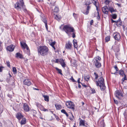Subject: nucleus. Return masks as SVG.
Instances as JSON below:
<instances>
[{
  "instance_id": "nucleus-1",
  "label": "nucleus",
  "mask_w": 127,
  "mask_h": 127,
  "mask_svg": "<svg viewBox=\"0 0 127 127\" xmlns=\"http://www.w3.org/2000/svg\"><path fill=\"white\" fill-rule=\"evenodd\" d=\"M15 8L18 10L20 11L22 9L25 12L27 11L23 0H20L19 2H16L15 4Z\"/></svg>"
},
{
  "instance_id": "nucleus-2",
  "label": "nucleus",
  "mask_w": 127,
  "mask_h": 127,
  "mask_svg": "<svg viewBox=\"0 0 127 127\" xmlns=\"http://www.w3.org/2000/svg\"><path fill=\"white\" fill-rule=\"evenodd\" d=\"M104 81V79L101 77H99L98 80L96 81V85L99 86L102 91L104 90L106 88Z\"/></svg>"
},
{
  "instance_id": "nucleus-3",
  "label": "nucleus",
  "mask_w": 127,
  "mask_h": 127,
  "mask_svg": "<svg viewBox=\"0 0 127 127\" xmlns=\"http://www.w3.org/2000/svg\"><path fill=\"white\" fill-rule=\"evenodd\" d=\"M38 53L41 56H44L48 53V49L45 46H41L38 48Z\"/></svg>"
},
{
  "instance_id": "nucleus-4",
  "label": "nucleus",
  "mask_w": 127,
  "mask_h": 127,
  "mask_svg": "<svg viewBox=\"0 0 127 127\" xmlns=\"http://www.w3.org/2000/svg\"><path fill=\"white\" fill-rule=\"evenodd\" d=\"M94 61V64L96 67L97 68H99L101 67V65L100 61L101 60L100 57L98 56L95 58Z\"/></svg>"
},
{
  "instance_id": "nucleus-5",
  "label": "nucleus",
  "mask_w": 127,
  "mask_h": 127,
  "mask_svg": "<svg viewBox=\"0 0 127 127\" xmlns=\"http://www.w3.org/2000/svg\"><path fill=\"white\" fill-rule=\"evenodd\" d=\"M63 29L67 33H68L70 32H73L74 31L73 27L66 25L64 26Z\"/></svg>"
},
{
  "instance_id": "nucleus-6",
  "label": "nucleus",
  "mask_w": 127,
  "mask_h": 127,
  "mask_svg": "<svg viewBox=\"0 0 127 127\" xmlns=\"http://www.w3.org/2000/svg\"><path fill=\"white\" fill-rule=\"evenodd\" d=\"M67 107L73 110L74 109V103L71 101H67L66 103Z\"/></svg>"
},
{
  "instance_id": "nucleus-7",
  "label": "nucleus",
  "mask_w": 127,
  "mask_h": 127,
  "mask_svg": "<svg viewBox=\"0 0 127 127\" xmlns=\"http://www.w3.org/2000/svg\"><path fill=\"white\" fill-rule=\"evenodd\" d=\"M41 19L42 20V21L45 23V27L46 30H48V26L47 24V21L46 19V17L43 14H41Z\"/></svg>"
},
{
  "instance_id": "nucleus-8",
  "label": "nucleus",
  "mask_w": 127,
  "mask_h": 127,
  "mask_svg": "<svg viewBox=\"0 0 127 127\" xmlns=\"http://www.w3.org/2000/svg\"><path fill=\"white\" fill-rule=\"evenodd\" d=\"M116 96L119 99L121 98V97H123V95L121 91L117 90L115 92Z\"/></svg>"
},
{
  "instance_id": "nucleus-9",
  "label": "nucleus",
  "mask_w": 127,
  "mask_h": 127,
  "mask_svg": "<svg viewBox=\"0 0 127 127\" xmlns=\"http://www.w3.org/2000/svg\"><path fill=\"white\" fill-rule=\"evenodd\" d=\"M65 48L68 50H71L72 48V45L71 42L68 41L66 42L65 46Z\"/></svg>"
},
{
  "instance_id": "nucleus-10",
  "label": "nucleus",
  "mask_w": 127,
  "mask_h": 127,
  "mask_svg": "<svg viewBox=\"0 0 127 127\" xmlns=\"http://www.w3.org/2000/svg\"><path fill=\"white\" fill-rule=\"evenodd\" d=\"M102 11L105 14L108 15L109 10V8L107 6H104L102 8Z\"/></svg>"
},
{
  "instance_id": "nucleus-11",
  "label": "nucleus",
  "mask_w": 127,
  "mask_h": 127,
  "mask_svg": "<svg viewBox=\"0 0 127 127\" xmlns=\"http://www.w3.org/2000/svg\"><path fill=\"white\" fill-rule=\"evenodd\" d=\"M113 36L115 39L117 40H119L121 38L120 34L117 32L114 33L113 34Z\"/></svg>"
},
{
  "instance_id": "nucleus-12",
  "label": "nucleus",
  "mask_w": 127,
  "mask_h": 127,
  "mask_svg": "<svg viewBox=\"0 0 127 127\" xmlns=\"http://www.w3.org/2000/svg\"><path fill=\"white\" fill-rule=\"evenodd\" d=\"M16 116L17 118L20 120L21 119L23 118L24 116L21 113L19 112L17 113L16 115Z\"/></svg>"
},
{
  "instance_id": "nucleus-13",
  "label": "nucleus",
  "mask_w": 127,
  "mask_h": 127,
  "mask_svg": "<svg viewBox=\"0 0 127 127\" xmlns=\"http://www.w3.org/2000/svg\"><path fill=\"white\" fill-rule=\"evenodd\" d=\"M23 109L26 112L29 111L30 108L29 105L26 103H24L23 105Z\"/></svg>"
},
{
  "instance_id": "nucleus-14",
  "label": "nucleus",
  "mask_w": 127,
  "mask_h": 127,
  "mask_svg": "<svg viewBox=\"0 0 127 127\" xmlns=\"http://www.w3.org/2000/svg\"><path fill=\"white\" fill-rule=\"evenodd\" d=\"M20 43L22 48H26L27 50H28L29 49V47L26 43L23 42H21Z\"/></svg>"
},
{
  "instance_id": "nucleus-15",
  "label": "nucleus",
  "mask_w": 127,
  "mask_h": 127,
  "mask_svg": "<svg viewBox=\"0 0 127 127\" xmlns=\"http://www.w3.org/2000/svg\"><path fill=\"white\" fill-rule=\"evenodd\" d=\"M23 83L25 85L29 86L31 84V83L30 80L28 79H26L23 81Z\"/></svg>"
},
{
  "instance_id": "nucleus-16",
  "label": "nucleus",
  "mask_w": 127,
  "mask_h": 127,
  "mask_svg": "<svg viewBox=\"0 0 127 127\" xmlns=\"http://www.w3.org/2000/svg\"><path fill=\"white\" fill-rule=\"evenodd\" d=\"M14 48V46L13 45H11L8 46L7 48V49L9 51H13Z\"/></svg>"
},
{
  "instance_id": "nucleus-17",
  "label": "nucleus",
  "mask_w": 127,
  "mask_h": 127,
  "mask_svg": "<svg viewBox=\"0 0 127 127\" xmlns=\"http://www.w3.org/2000/svg\"><path fill=\"white\" fill-rule=\"evenodd\" d=\"M26 123V119L25 118H22L21 120V121L20 124L21 125L25 124Z\"/></svg>"
},
{
  "instance_id": "nucleus-18",
  "label": "nucleus",
  "mask_w": 127,
  "mask_h": 127,
  "mask_svg": "<svg viewBox=\"0 0 127 127\" xmlns=\"http://www.w3.org/2000/svg\"><path fill=\"white\" fill-rule=\"evenodd\" d=\"M15 57L17 58H19L21 59H23V55L19 53H16Z\"/></svg>"
},
{
  "instance_id": "nucleus-19",
  "label": "nucleus",
  "mask_w": 127,
  "mask_h": 127,
  "mask_svg": "<svg viewBox=\"0 0 127 127\" xmlns=\"http://www.w3.org/2000/svg\"><path fill=\"white\" fill-rule=\"evenodd\" d=\"M109 10L112 13L113 12H115L116 11V9H114L113 8L110 7L109 8Z\"/></svg>"
},
{
  "instance_id": "nucleus-20",
  "label": "nucleus",
  "mask_w": 127,
  "mask_h": 127,
  "mask_svg": "<svg viewBox=\"0 0 127 127\" xmlns=\"http://www.w3.org/2000/svg\"><path fill=\"white\" fill-rule=\"evenodd\" d=\"M62 60L61 61L60 63V64L63 67H65L66 64L64 63V60L63 59H62Z\"/></svg>"
},
{
  "instance_id": "nucleus-21",
  "label": "nucleus",
  "mask_w": 127,
  "mask_h": 127,
  "mask_svg": "<svg viewBox=\"0 0 127 127\" xmlns=\"http://www.w3.org/2000/svg\"><path fill=\"white\" fill-rule=\"evenodd\" d=\"M41 110L44 111H48V109H45L44 107L41 105L39 108Z\"/></svg>"
},
{
  "instance_id": "nucleus-22",
  "label": "nucleus",
  "mask_w": 127,
  "mask_h": 127,
  "mask_svg": "<svg viewBox=\"0 0 127 127\" xmlns=\"http://www.w3.org/2000/svg\"><path fill=\"white\" fill-rule=\"evenodd\" d=\"M85 121L82 120H81L79 122L80 125H82L83 126H85Z\"/></svg>"
},
{
  "instance_id": "nucleus-23",
  "label": "nucleus",
  "mask_w": 127,
  "mask_h": 127,
  "mask_svg": "<svg viewBox=\"0 0 127 127\" xmlns=\"http://www.w3.org/2000/svg\"><path fill=\"white\" fill-rule=\"evenodd\" d=\"M74 46V47L76 48L78 47V45L77 43L76 42V40L74 39L73 40Z\"/></svg>"
},
{
  "instance_id": "nucleus-24",
  "label": "nucleus",
  "mask_w": 127,
  "mask_h": 127,
  "mask_svg": "<svg viewBox=\"0 0 127 127\" xmlns=\"http://www.w3.org/2000/svg\"><path fill=\"white\" fill-rule=\"evenodd\" d=\"M100 126L101 127H104L105 126V124L104 122V120H103L100 123Z\"/></svg>"
},
{
  "instance_id": "nucleus-25",
  "label": "nucleus",
  "mask_w": 127,
  "mask_h": 127,
  "mask_svg": "<svg viewBox=\"0 0 127 127\" xmlns=\"http://www.w3.org/2000/svg\"><path fill=\"white\" fill-rule=\"evenodd\" d=\"M72 66H76L77 65V61L75 60L73 61H72Z\"/></svg>"
},
{
  "instance_id": "nucleus-26",
  "label": "nucleus",
  "mask_w": 127,
  "mask_h": 127,
  "mask_svg": "<svg viewBox=\"0 0 127 127\" xmlns=\"http://www.w3.org/2000/svg\"><path fill=\"white\" fill-rule=\"evenodd\" d=\"M55 106L57 110H59L62 108L61 106L58 104H55Z\"/></svg>"
},
{
  "instance_id": "nucleus-27",
  "label": "nucleus",
  "mask_w": 127,
  "mask_h": 127,
  "mask_svg": "<svg viewBox=\"0 0 127 127\" xmlns=\"http://www.w3.org/2000/svg\"><path fill=\"white\" fill-rule=\"evenodd\" d=\"M119 74L122 75V76H123L124 75H125L124 72L123 70H121L119 71Z\"/></svg>"
},
{
  "instance_id": "nucleus-28",
  "label": "nucleus",
  "mask_w": 127,
  "mask_h": 127,
  "mask_svg": "<svg viewBox=\"0 0 127 127\" xmlns=\"http://www.w3.org/2000/svg\"><path fill=\"white\" fill-rule=\"evenodd\" d=\"M43 97L44 98V100L47 101H49V96H48L43 95Z\"/></svg>"
},
{
  "instance_id": "nucleus-29",
  "label": "nucleus",
  "mask_w": 127,
  "mask_h": 127,
  "mask_svg": "<svg viewBox=\"0 0 127 127\" xmlns=\"http://www.w3.org/2000/svg\"><path fill=\"white\" fill-rule=\"evenodd\" d=\"M93 3L94 5H96V4H98V2L97 0H91Z\"/></svg>"
},
{
  "instance_id": "nucleus-30",
  "label": "nucleus",
  "mask_w": 127,
  "mask_h": 127,
  "mask_svg": "<svg viewBox=\"0 0 127 127\" xmlns=\"http://www.w3.org/2000/svg\"><path fill=\"white\" fill-rule=\"evenodd\" d=\"M56 69L58 71V72L61 74V75H63V74L62 72V71L61 69H59L57 67H56Z\"/></svg>"
},
{
  "instance_id": "nucleus-31",
  "label": "nucleus",
  "mask_w": 127,
  "mask_h": 127,
  "mask_svg": "<svg viewBox=\"0 0 127 127\" xmlns=\"http://www.w3.org/2000/svg\"><path fill=\"white\" fill-rule=\"evenodd\" d=\"M61 112L65 114L67 117L68 116V115L65 111L64 109H62L61 110Z\"/></svg>"
},
{
  "instance_id": "nucleus-32",
  "label": "nucleus",
  "mask_w": 127,
  "mask_h": 127,
  "mask_svg": "<svg viewBox=\"0 0 127 127\" xmlns=\"http://www.w3.org/2000/svg\"><path fill=\"white\" fill-rule=\"evenodd\" d=\"M90 78V76L88 75H87L85 76H84V78L85 80L87 81H88L89 80Z\"/></svg>"
},
{
  "instance_id": "nucleus-33",
  "label": "nucleus",
  "mask_w": 127,
  "mask_h": 127,
  "mask_svg": "<svg viewBox=\"0 0 127 127\" xmlns=\"http://www.w3.org/2000/svg\"><path fill=\"white\" fill-rule=\"evenodd\" d=\"M124 77H123L122 80V84L123 83V82L125 80H127V78L126 75L125 74V75H124Z\"/></svg>"
},
{
  "instance_id": "nucleus-34",
  "label": "nucleus",
  "mask_w": 127,
  "mask_h": 127,
  "mask_svg": "<svg viewBox=\"0 0 127 127\" xmlns=\"http://www.w3.org/2000/svg\"><path fill=\"white\" fill-rule=\"evenodd\" d=\"M114 68L115 69H116V71L114 73H113L112 72L111 73L112 74H115L118 71V68L117 67V66H116V65L115 66H114Z\"/></svg>"
},
{
  "instance_id": "nucleus-35",
  "label": "nucleus",
  "mask_w": 127,
  "mask_h": 127,
  "mask_svg": "<svg viewBox=\"0 0 127 127\" xmlns=\"http://www.w3.org/2000/svg\"><path fill=\"white\" fill-rule=\"evenodd\" d=\"M12 70L13 73L14 74L17 73V70L16 68L15 67H13L12 68Z\"/></svg>"
},
{
  "instance_id": "nucleus-36",
  "label": "nucleus",
  "mask_w": 127,
  "mask_h": 127,
  "mask_svg": "<svg viewBox=\"0 0 127 127\" xmlns=\"http://www.w3.org/2000/svg\"><path fill=\"white\" fill-rule=\"evenodd\" d=\"M97 15L96 16L97 18L98 19H99L100 17L99 16V13H98V12H97L96 13H95V16Z\"/></svg>"
},
{
  "instance_id": "nucleus-37",
  "label": "nucleus",
  "mask_w": 127,
  "mask_h": 127,
  "mask_svg": "<svg viewBox=\"0 0 127 127\" xmlns=\"http://www.w3.org/2000/svg\"><path fill=\"white\" fill-rule=\"evenodd\" d=\"M54 10V12H58L59 11V8L58 7H55Z\"/></svg>"
},
{
  "instance_id": "nucleus-38",
  "label": "nucleus",
  "mask_w": 127,
  "mask_h": 127,
  "mask_svg": "<svg viewBox=\"0 0 127 127\" xmlns=\"http://www.w3.org/2000/svg\"><path fill=\"white\" fill-rule=\"evenodd\" d=\"M112 22L114 23L115 22H116L117 24H118L120 25H121V23L119 21H115L114 20H113L112 19Z\"/></svg>"
},
{
  "instance_id": "nucleus-39",
  "label": "nucleus",
  "mask_w": 127,
  "mask_h": 127,
  "mask_svg": "<svg viewBox=\"0 0 127 127\" xmlns=\"http://www.w3.org/2000/svg\"><path fill=\"white\" fill-rule=\"evenodd\" d=\"M62 59H57L56 61H55V62L56 63H58L59 62L60 63L61 61V60Z\"/></svg>"
},
{
  "instance_id": "nucleus-40",
  "label": "nucleus",
  "mask_w": 127,
  "mask_h": 127,
  "mask_svg": "<svg viewBox=\"0 0 127 127\" xmlns=\"http://www.w3.org/2000/svg\"><path fill=\"white\" fill-rule=\"evenodd\" d=\"M111 1L110 0H105V1H104V3H105L106 4L108 5L109 3Z\"/></svg>"
},
{
  "instance_id": "nucleus-41",
  "label": "nucleus",
  "mask_w": 127,
  "mask_h": 127,
  "mask_svg": "<svg viewBox=\"0 0 127 127\" xmlns=\"http://www.w3.org/2000/svg\"><path fill=\"white\" fill-rule=\"evenodd\" d=\"M55 19H56L58 21L60 20V17H59L57 15H55Z\"/></svg>"
},
{
  "instance_id": "nucleus-42",
  "label": "nucleus",
  "mask_w": 127,
  "mask_h": 127,
  "mask_svg": "<svg viewBox=\"0 0 127 127\" xmlns=\"http://www.w3.org/2000/svg\"><path fill=\"white\" fill-rule=\"evenodd\" d=\"M117 17V15L116 14H113L112 15V18L114 19H115Z\"/></svg>"
},
{
  "instance_id": "nucleus-43",
  "label": "nucleus",
  "mask_w": 127,
  "mask_h": 127,
  "mask_svg": "<svg viewBox=\"0 0 127 127\" xmlns=\"http://www.w3.org/2000/svg\"><path fill=\"white\" fill-rule=\"evenodd\" d=\"M83 12L85 15H87L89 13V11L86 10V11H84Z\"/></svg>"
},
{
  "instance_id": "nucleus-44",
  "label": "nucleus",
  "mask_w": 127,
  "mask_h": 127,
  "mask_svg": "<svg viewBox=\"0 0 127 127\" xmlns=\"http://www.w3.org/2000/svg\"><path fill=\"white\" fill-rule=\"evenodd\" d=\"M110 37L109 36L106 37L105 39V41L106 42H108L110 40Z\"/></svg>"
},
{
  "instance_id": "nucleus-45",
  "label": "nucleus",
  "mask_w": 127,
  "mask_h": 127,
  "mask_svg": "<svg viewBox=\"0 0 127 127\" xmlns=\"http://www.w3.org/2000/svg\"><path fill=\"white\" fill-rule=\"evenodd\" d=\"M94 75L95 77V79H96L98 77V75L95 72L94 73Z\"/></svg>"
},
{
  "instance_id": "nucleus-46",
  "label": "nucleus",
  "mask_w": 127,
  "mask_h": 127,
  "mask_svg": "<svg viewBox=\"0 0 127 127\" xmlns=\"http://www.w3.org/2000/svg\"><path fill=\"white\" fill-rule=\"evenodd\" d=\"M99 4H96V5H95L96 7V9L97 10V12H98V13L99 12V10L98 9V5Z\"/></svg>"
},
{
  "instance_id": "nucleus-47",
  "label": "nucleus",
  "mask_w": 127,
  "mask_h": 127,
  "mask_svg": "<svg viewBox=\"0 0 127 127\" xmlns=\"http://www.w3.org/2000/svg\"><path fill=\"white\" fill-rule=\"evenodd\" d=\"M91 6L89 5H88L87 7L86 10L87 11H89L90 9Z\"/></svg>"
},
{
  "instance_id": "nucleus-48",
  "label": "nucleus",
  "mask_w": 127,
  "mask_h": 127,
  "mask_svg": "<svg viewBox=\"0 0 127 127\" xmlns=\"http://www.w3.org/2000/svg\"><path fill=\"white\" fill-rule=\"evenodd\" d=\"M56 42L55 41L52 42L50 44L51 46H54Z\"/></svg>"
},
{
  "instance_id": "nucleus-49",
  "label": "nucleus",
  "mask_w": 127,
  "mask_h": 127,
  "mask_svg": "<svg viewBox=\"0 0 127 127\" xmlns=\"http://www.w3.org/2000/svg\"><path fill=\"white\" fill-rule=\"evenodd\" d=\"M70 80L72 81L73 82H76V81L74 80L72 77H71L70 78Z\"/></svg>"
},
{
  "instance_id": "nucleus-50",
  "label": "nucleus",
  "mask_w": 127,
  "mask_h": 127,
  "mask_svg": "<svg viewBox=\"0 0 127 127\" xmlns=\"http://www.w3.org/2000/svg\"><path fill=\"white\" fill-rule=\"evenodd\" d=\"M6 63L7 64V66L8 67H10V63L9 61H8L6 62Z\"/></svg>"
},
{
  "instance_id": "nucleus-51",
  "label": "nucleus",
  "mask_w": 127,
  "mask_h": 127,
  "mask_svg": "<svg viewBox=\"0 0 127 127\" xmlns=\"http://www.w3.org/2000/svg\"><path fill=\"white\" fill-rule=\"evenodd\" d=\"M92 93H95V89H91Z\"/></svg>"
},
{
  "instance_id": "nucleus-52",
  "label": "nucleus",
  "mask_w": 127,
  "mask_h": 127,
  "mask_svg": "<svg viewBox=\"0 0 127 127\" xmlns=\"http://www.w3.org/2000/svg\"><path fill=\"white\" fill-rule=\"evenodd\" d=\"M90 4H91V3H90V2L89 1H87L86 2V3H85V5H88Z\"/></svg>"
},
{
  "instance_id": "nucleus-53",
  "label": "nucleus",
  "mask_w": 127,
  "mask_h": 127,
  "mask_svg": "<svg viewBox=\"0 0 127 127\" xmlns=\"http://www.w3.org/2000/svg\"><path fill=\"white\" fill-rule=\"evenodd\" d=\"M36 105L39 108L41 105L39 103H37L36 104Z\"/></svg>"
},
{
  "instance_id": "nucleus-54",
  "label": "nucleus",
  "mask_w": 127,
  "mask_h": 127,
  "mask_svg": "<svg viewBox=\"0 0 127 127\" xmlns=\"http://www.w3.org/2000/svg\"><path fill=\"white\" fill-rule=\"evenodd\" d=\"M4 68V67L2 66H0V72H1L2 70V69Z\"/></svg>"
},
{
  "instance_id": "nucleus-55",
  "label": "nucleus",
  "mask_w": 127,
  "mask_h": 127,
  "mask_svg": "<svg viewBox=\"0 0 127 127\" xmlns=\"http://www.w3.org/2000/svg\"><path fill=\"white\" fill-rule=\"evenodd\" d=\"M72 37L74 38L75 37V33L74 32H73L72 34Z\"/></svg>"
},
{
  "instance_id": "nucleus-56",
  "label": "nucleus",
  "mask_w": 127,
  "mask_h": 127,
  "mask_svg": "<svg viewBox=\"0 0 127 127\" xmlns=\"http://www.w3.org/2000/svg\"><path fill=\"white\" fill-rule=\"evenodd\" d=\"M93 23V20H91L90 21V25H92Z\"/></svg>"
},
{
  "instance_id": "nucleus-57",
  "label": "nucleus",
  "mask_w": 127,
  "mask_h": 127,
  "mask_svg": "<svg viewBox=\"0 0 127 127\" xmlns=\"http://www.w3.org/2000/svg\"><path fill=\"white\" fill-rule=\"evenodd\" d=\"M77 82L79 84L80 83H81L80 82V78H79Z\"/></svg>"
},
{
  "instance_id": "nucleus-58",
  "label": "nucleus",
  "mask_w": 127,
  "mask_h": 127,
  "mask_svg": "<svg viewBox=\"0 0 127 127\" xmlns=\"http://www.w3.org/2000/svg\"><path fill=\"white\" fill-rule=\"evenodd\" d=\"M116 4L119 7H120V6H121V4H120L117 3H116Z\"/></svg>"
},
{
  "instance_id": "nucleus-59",
  "label": "nucleus",
  "mask_w": 127,
  "mask_h": 127,
  "mask_svg": "<svg viewBox=\"0 0 127 127\" xmlns=\"http://www.w3.org/2000/svg\"><path fill=\"white\" fill-rule=\"evenodd\" d=\"M114 102L116 104L118 103V101L117 100L115 101V100H114Z\"/></svg>"
},
{
  "instance_id": "nucleus-60",
  "label": "nucleus",
  "mask_w": 127,
  "mask_h": 127,
  "mask_svg": "<svg viewBox=\"0 0 127 127\" xmlns=\"http://www.w3.org/2000/svg\"><path fill=\"white\" fill-rule=\"evenodd\" d=\"M78 87L80 88L81 87V86L79 84H78Z\"/></svg>"
},
{
  "instance_id": "nucleus-61",
  "label": "nucleus",
  "mask_w": 127,
  "mask_h": 127,
  "mask_svg": "<svg viewBox=\"0 0 127 127\" xmlns=\"http://www.w3.org/2000/svg\"><path fill=\"white\" fill-rule=\"evenodd\" d=\"M82 85L83 86H84L85 87H86L87 86L86 85H85L82 84Z\"/></svg>"
},
{
  "instance_id": "nucleus-62",
  "label": "nucleus",
  "mask_w": 127,
  "mask_h": 127,
  "mask_svg": "<svg viewBox=\"0 0 127 127\" xmlns=\"http://www.w3.org/2000/svg\"><path fill=\"white\" fill-rule=\"evenodd\" d=\"M52 46V47L53 48V49H54V50H55V47L54 46Z\"/></svg>"
},
{
  "instance_id": "nucleus-63",
  "label": "nucleus",
  "mask_w": 127,
  "mask_h": 127,
  "mask_svg": "<svg viewBox=\"0 0 127 127\" xmlns=\"http://www.w3.org/2000/svg\"><path fill=\"white\" fill-rule=\"evenodd\" d=\"M126 35L127 36V30H126Z\"/></svg>"
},
{
  "instance_id": "nucleus-64",
  "label": "nucleus",
  "mask_w": 127,
  "mask_h": 127,
  "mask_svg": "<svg viewBox=\"0 0 127 127\" xmlns=\"http://www.w3.org/2000/svg\"><path fill=\"white\" fill-rule=\"evenodd\" d=\"M82 105H83L84 104V103L83 102H82Z\"/></svg>"
}]
</instances>
